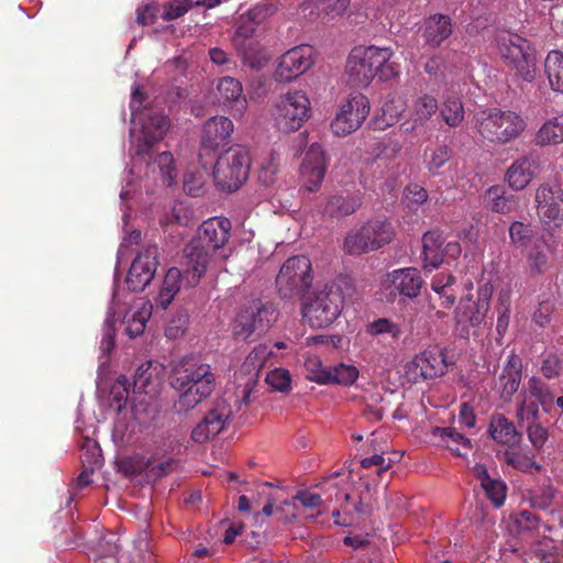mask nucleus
I'll return each mask as SVG.
<instances>
[{
	"label": "nucleus",
	"mask_w": 563,
	"mask_h": 563,
	"mask_svg": "<svg viewBox=\"0 0 563 563\" xmlns=\"http://www.w3.org/2000/svg\"><path fill=\"white\" fill-rule=\"evenodd\" d=\"M251 159L245 148L233 146L222 153L213 167L212 176L217 188L232 192L247 179Z\"/></svg>",
	"instance_id": "423d86ee"
},
{
	"label": "nucleus",
	"mask_w": 563,
	"mask_h": 563,
	"mask_svg": "<svg viewBox=\"0 0 563 563\" xmlns=\"http://www.w3.org/2000/svg\"><path fill=\"white\" fill-rule=\"evenodd\" d=\"M267 355V347L265 345H258L255 346L244 360L240 369L242 374L247 375V380L244 387V401H249L251 387L256 383L266 362Z\"/></svg>",
	"instance_id": "7c9ffc66"
},
{
	"label": "nucleus",
	"mask_w": 563,
	"mask_h": 563,
	"mask_svg": "<svg viewBox=\"0 0 563 563\" xmlns=\"http://www.w3.org/2000/svg\"><path fill=\"white\" fill-rule=\"evenodd\" d=\"M232 45L242 59L243 65L255 70H260L265 67L267 56L258 41L251 40L246 42H238Z\"/></svg>",
	"instance_id": "473e14b6"
},
{
	"label": "nucleus",
	"mask_w": 563,
	"mask_h": 563,
	"mask_svg": "<svg viewBox=\"0 0 563 563\" xmlns=\"http://www.w3.org/2000/svg\"><path fill=\"white\" fill-rule=\"evenodd\" d=\"M151 465L148 466V482H156L159 478L170 474L178 466V461L169 457L163 462L157 463L154 457H150Z\"/></svg>",
	"instance_id": "052dcab7"
},
{
	"label": "nucleus",
	"mask_w": 563,
	"mask_h": 563,
	"mask_svg": "<svg viewBox=\"0 0 563 563\" xmlns=\"http://www.w3.org/2000/svg\"><path fill=\"white\" fill-rule=\"evenodd\" d=\"M233 122L223 115L208 119L202 129L201 148L206 152H216L229 144L233 133Z\"/></svg>",
	"instance_id": "412c9836"
},
{
	"label": "nucleus",
	"mask_w": 563,
	"mask_h": 563,
	"mask_svg": "<svg viewBox=\"0 0 563 563\" xmlns=\"http://www.w3.org/2000/svg\"><path fill=\"white\" fill-rule=\"evenodd\" d=\"M529 396L533 398L545 412H550L554 402V396L548 386L540 379L532 377L528 382Z\"/></svg>",
	"instance_id": "de8ad7c7"
},
{
	"label": "nucleus",
	"mask_w": 563,
	"mask_h": 563,
	"mask_svg": "<svg viewBox=\"0 0 563 563\" xmlns=\"http://www.w3.org/2000/svg\"><path fill=\"white\" fill-rule=\"evenodd\" d=\"M312 265L305 255L289 257L276 277V288L284 299L302 296L312 285Z\"/></svg>",
	"instance_id": "6e6552de"
},
{
	"label": "nucleus",
	"mask_w": 563,
	"mask_h": 563,
	"mask_svg": "<svg viewBox=\"0 0 563 563\" xmlns=\"http://www.w3.org/2000/svg\"><path fill=\"white\" fill-rule=\"evenodd\" d=\"M361 207L357 196H331L323 209V214L331 218H340L354 213Z\"/></svg>",
	"instance_id": "e433bc0d"
},
{
	"label": "nucleus",
	"mask_w": 563,
	"mask_h": 563,
	"mask_svg": "<svg viewBox=\"0 0 563 563\" xmlns=\"http://www.w3.org/2000/svg\"><path fill=\"white\" fill-rule=\"evenodd\" d=\"M231 221L213 217L201 223L197 235L184 247L186 278L190 286H197L214 261L216 252L229 241Z\"/></svg>",
	"instance_id": "f257e3e1"
},
{
	"label": "nucleus",
	"mask_w": 563,
	"mask_h": 563,
	"mask_svg": "<svg viewBox=\"0 0 563 563\" xmlns=\"http://www.w3.org/2000/svg\"><path fill=\"white\" fill-rule=\"evenodd\" d=\"M313 63V49L310 45L296 46L280 56L275 71L276 79L289 82L309 70Z\"/></svg>",
	"instance_id": "dca6fc26"
},
{
	"label": "nucleus",
	"mask_w": 563,
	"mask_h": 563,
	"mask_svg": "<svg viewBox=\"0 0 563 563\" xmlns=\"http://www.w3.org/2000/svg\"><path fill=\"white\" fill-rule=\"evenodd\" d=\"M552 253L551 246L544 240L534 242L532 249L528 254V262L532 269L538 273H544L551 266L550 254Z\"/></svg>",
	"instance_id": "a18cd8bd"
},
{
	"label": "nucleus",
	"mask_w": 563,
	"mask_h": 563,
	"mask_svg": "<svg viewBox=\"0 0 563 563\" xmlns=\"http://www.w3.org/2000/svg\"><path fill=\"white\" fill-rule=\"evenodd\" d=\"M151 530H139L134 540L135 553L130 563H155Z\"/></svg>",
	"instance_id": "49530a36"
},
{
	"label": "nucleus",
	"mask_w": 563,
	"mask_h": 563,
	"mask_svg": "<svg viewBox=\"0 0 563 563\" xmlns=\"http://www.w3.org/2000/svg\"><path fill=\"white\" fill-rule=\"evenodd\" d=\"M487 199L494 212L508 213L512 209V201L505 196L504 189L499 186H492L487 190Z\"/></svg>",
	"instance_id": "4d7b16f0"
},
{
	"label": "nucleus",
	"mask_w": 563,
	"mask_h": 563,
	"mask_svg": "<svg viewBox=\"0 0 563 563\" xmlns=\"http://www.w3.org/2000/svg\"><path fill=\"white\" fill-rule=\"evenodd\" d=\"M163 385V368L159 364L147 362L140 365L133 377V391L155 396Z\"/></svg>",
	"instance_id": "393cba45"
},
{
	"label": "nucleus",
	"mask_w": 563,
	"mask_h": 563,
	"mask_svg": "<svg viewBox=\"0 0 563 563\" xmlns=\"http://www.w3.org/2000/svg\"><path fill=\"white\" fill-rule=\"evenodd\" d=\"M339 475L334 473L327 479L328 489H333L335 496L336 506L331 512L334 525L343 528L358 526L371 516L372 507L363 493L339 488L335 483Z\"/></svg>",
	"instance_id": "39448f33"
},
{
	"label": "nucleus",
	"mask_w": 563,
	"mask_h": 563,
	"mask_svg": "<svg viewBox=\"0 0 563 563\" xmlns=\"http://www.w3.org/2000/svg\"><path fill=\"white\" fill-rule=\"evenodd\" d=\"M522 377V360L519 355L511 352L499 375L496 387L500 391V397L509 401L518 391Z\"/></svg>",
	"instance_id": "b1692460"
},
{
	"label": "nucleus",
	"mask_w": 563,
	"mask_h": 563,
	"mask_svg": "<svg viewBox=\"0 0 563 563\" xmlns=\"http://www.w3.org/2000/svg\"><path fill=\"white\" fill-rule=\"evenodd\" d=\"M327 165L322 146L318 143L310 145L300 166V179L303 188L313 192L317 191L325 175Z\"/></svg>",
	"instance_id": "aec40b11"
},
{
	"label": "nucleus",
	"mask_w": 563,
	"mask_h": 563,
	"mask_svg": "<svg viewBox=\"0 0 563 563\" xmlns=\"http://www.w3.org/2000/svg\"><path fill=\"white\" fill-rule=\"evenodd\" d=\"M175 390L179 393L178 400L175 402V409L178 413L188 412L210 396L200 395L197 390L188 389V387Z\"/></svg>",
	"instance_id": "09e8293b"
},
{
	"label": "nucleus",
	"mask_w": 563,
	"mask_h": 563,
	"mask_svg": "<svg viewBox=\"0 0 563 563\" xmlns=\"http://www.w3.org/2000/svg\"><path fill=\"white\" fill-rule=\"evenodd\" d=\"M231 416V409L224 400L217 401L192 429L191 439L196 443H206L218 435L225 427Z\"/></svg>",
	"instance_id": "6ab92c4d"
},
{
	"label": "nucleus",
	"mask_w": 563,
	"mask_h": 563,
	"mask_svg": "<svg viewBox=\"0 0 563 563\" xmlns=\"http://www.w3.org/2000/svg\"><path fill=\"white\" fill-rule=\"evenodd\" d=\"M343 303L341 289L325 286L302 305V318L313 329L327 328L338 319Z\"/></svg>",
	"instance_id": "0eeeda50"
},
{
	"label": "nucleus",
	"mask_w": 563,
	"mask_h": 563,
	"mask_svg": "<svg viewBox=\"0 0 563 563\" xmlns=\"http://www.w3.org/2000/svg\"><path fill=\"white\" fill-rule=\"evenodd\" d=\"M205 176L201 172H187L184 176V190L192 196L199 197L203 194Z\"/></svg>",
	"instance_id": "0e129e2a"
},
{
	"label": "nucleus",
	"mask_w": 563,
	"mask_h": 563,
	"mask_svg": "<svg viewBox=\"0 0 563 563\" xmlns=\"http://www.w3.org/2000/svg\"><path fill=\"white\" fill-rule=\"evenodd\" d=\"M310 100L302 90H289L275 107V122L282 132L298 131L310 118Z\"/></svg>",
	"instance_id": "f8f14e48"
},
{
	"label": "nucleus",
	"mask_w": 563,
	"mask_h": 563,
	"mask_svg": "<svg viewBox=\"0 0 563 563\" xmlns=\"http://www.w3.org/2000/svg\"><path fill=\"white\" fill-rule=\"evenodd\" d=\"M538 170L537 162L529 156L516 159L507 169L506 180L515 190L525 189L533 179Z\"/></svg>",
	"instance_id": "cd10ccee"
},
{
	"label": "nucleus",
	"mask_w": 563,
	"mask_h": 563,
	"mask_svg": "<svg viewBox=\"0 0 563 563\" xmlns=\"http://www.w3.org/2000/svg\"><path fill=\"white\" fill-rule=\"evenodd\" d=\"M273 13L272 7L267 4H256L246 12L242 13L236 20L235 32L232 36V44L254 40L257 26L262 24Z\"/></svg>",
	"instance_id": "5701e85b"
},
{
	"label": "nucleus",
	"mask_w": 563,
	"mask_h": 563,
	"mask_svg": "<svg viewBox=\"0 0 563 563\" xmlns=\"http://www.w3.org/2000/svg\"><path fill=\"white\" fill-rule=\"evenodd\" d=\"M158 254L157 245L148 244L133 260L125 280L131 291H142L152 282L158 266Z\"/></svg>",
	"instance_id": "2eb2a0df"
},
{
	"label": "nucleus",
	"mask_w": 563,
	"mask_h": 563,
	"mask_svg": "<svg viewBox=\"0 0 563 563\" xmlns=\"http://www.w3.org/2000/svg\"><path fill=\"white\" fill-rule=\"evenodd\" d=\"M493 286L485 284L476 292V299L468 295L460 300L454 310L455 331L462 339H468L471 329L479 327L484 321L489 307Z\"/></svg>",
	"instance_id": "9d476101"
},
{
	"label": "nucleus",
	"mask_w": 563,
	"mask_h": 563,
	"mask_svg": "<svg viewBox=\"0 0 563 563\" xmlns=\"http://www.w3.org/2000/svg\"><path fill=\"white\" fill-rule=\"evenodd\" d=\"M151 465V460L144 457H135L128 459L122 461L121 467L126 476L136 477L143 473H145L146 478L148 479V466Z\"/></svg>",
	"instance_id": "338daca9"
},
{
	"label": "nucleus",
	"mask_w": 563,
	"mask_h": 563,
	"mask_svg": "<svg viewBox=\"0 0 563 563\" xmlns=\"http://www.w3.org/2000/svg\"><path fill=\"white\" fill-rule=\"evenodd\" d=\"M393 51L389 47H355L350 53L346 63V74L350 85L367 87L376 75L382 80H388L398 75V66L389 63Z\"/></svg>",
	"instance_id": "f03ea898"
},
{
	"label": "nucleus",
	"mask_w": 563,
	"mask_h": 563,
	"mask_svg": "<svg viewBox=\"0 0 563 563\" xmlns=\"http://www.w3.org/2000/svg\"><path fill=\"white\" fill-rule=\"evenodd\" d=\"M404 195L410 205L421 206L428 200V191L417 183H410L405 187Z\"/></svg>",
	"instance_id": "774afa93"
},
{
	"label": "nucleus",
	"mask_w": 563,
	"mask_h": 563,
	"mask_svg": "<svg viewBox=\"0 0 563 563\" xmlns=\"http://www.w3.org/2000/svg\"><path fill=\"white\" fill-rule=\"evenodd\" d=\"M220 101L230 107L236 113L242 114L246 108V99L243 96L242 84L232 77H223L218 84Z\"/></svg>",
	"instance_id": "c756f323"
},
{
	"label": "nucleus",
	"mask_w": 563,
	"mask_h": 563,
	"mask_svg": "<svg viewBox=\"0 0 563 563\" xmlns=\"http://www.w3.org/2000/svg\"><path fill=\"white\" fill-rule=\"evenodd\" d=\"M344 250L351 255H361L375 251V244L371 240L366 223L347 233L344 240Z\"/></svg>",
	"instance_id": "4c0bfd02"
},
{
	"label": "nucleus",
	"mask_w": 563,
	"mask_h": 563,
	"mask_svg": "<svg viewBox=\"0 0 563 563\" xmlns=\"http://www.w3.org/2000/svg\"><path fill=\"white\" fill-rule=\"evenodd\" d=\"M407 373L415 382L442 376L448 369L443 350L434 346L415 356L407 364Z\"/></svg>",
	"instance_id": "f3484780"
},
{
	"label": "nucleus",
	"mask_w": 563,
	"mask_h": 563,
	"mask_svg": "<svg viewBox=\"0 0 563 563\" xmlns=\"http://www.w3.org/2000/svg\"><path fill=\"white\" fill-rule=\"evenodd\" d=\"M369 108V101L364 95H350L331 123L333 132L345 136L356 131L367 118Z\"/></svg>",
	"instance_id": "4468645a"
},
{
	"label": "nucleus",
	"mask_w": 563,
	"mask_h": 563,
	"mask_svg": "<svg viewBox=\"0 0 563 563\" xmlns=\"http://www.w3.org/2000/svg\"><path fill=\"white\" fill-rule=\"evenodd\" d=\"M544 70L551 88L563 93V53L549 52L544 60Z\"/></svg>",
	"instance_id": "37998d69"
},
{
	"label": "nucleus",
	"mask_w": 563,
	"mask_h": 563,
	"mask_svg": "<svg viewBox=\"0 0 563 563\" xmlns=\"http://www.w3.org/2000/svg\"><path fill=\"white\" fill-rule=\"evenodd\" d=\"M291 500H294L296 505L299 503L300 506L306 510H317L316 515L310 514L306 515V517L314 518L316 516L321 515L323 500L319 494L309 490H299Z\"/></svg>",
	"instance_id": "6e6d98bb"
},
{
	"label": "nucleus",
	"mask_w": 563,
	"mask_h": 563,
	"mask_svg": "<svg viewBox=\"0 0 563 563\" xmlns=\"http://www.w3.org/2000/svg\"><path fill=\"white\" fill-rule=\"evenodd\" d=\"M151 317V307L143 305L141 308L133 307L129 310L123 318L124 332L131 338L141 335L144 330L146 322Z\"/></svg>",
	"instance_id": "a19ab883"
},
{
	"label": "nucleus",
	"mask_w": 563,
	"mask_h": 563,
	"mask_svg": "<svg viewBox=\"0 0 563 563\" xmlns=\"http://www.w3.org/2000/svg\"><path fill=\"white\" fill-rule=\"evenodd\" d=\"M473 124L482 137L498 144L519 137L527 125L519 113L498 108L477 111L473 117Z\"/></svg>",
	"instance_id": "20e7f679"
},
{
	"label": "nucleus",
	"mask_w": 563,
	"mask_h": 563,
	"mask_svg": "<svg viewBox=\"0 0 563 563\" xmlns=\"http://www.w3.org/2000/svg\"><path fill=\"white\" fill-rule=\"evenodd\" d=\"M406 110V103L401 97H393L382 108L383 115L390 125L396 122Z\"/></svg>",
	"instance_id": "680f3d73"
},
{
	"label": "nucleus",
	"mask_w": 563,
	"mask_h": 563,
	"mask_svg": "<svg viewBox=\"0 0 563 563\" xmlns=\"http://www.w3.org/2000/svg\"><path fill=\"white\" fill-rule=\"evenodd\" d=\"M537 211L545 223L560 227L563 221V189L558 185H541L536 192Z\"/></svg>",
	"instance_id": "a211bd4d"
},
{
	"label": "nucleus",
	"mask_w": 563,
	"mask_h": 563,
	"mask_svg": "<svg viewBox=\"0 0 563 563\" xmlns=\"http://www.w3.org/2000/svg\"><path fill=\"white\" fill-rule=\"evenodd\" d=\"M169 379L173 389L188 387V389L197 390L200 395H211L216 388V377L211 366L194 358L181 360L174 367Z\"/></svg>",
	"instance_id": "9b49d317"
},
{
	"label": "nucleus",
	"mask_w": 563,
	"mask_h": 563,
	"mask_svg": "<svg viewBox=\"0 0 563 563\" xmlns=\"http://www.w3.org/2000/svg\"><path fill=\"white\" fill-rule=\"evenodd\" d=\"M389 280L396 291L408 298L419 296L423 285L420 272L415 267L395 269L388 274Z\"/></svg>",
	"instance_id": "bb28decb"
},
{
	"label": "nucleus",
	"mask_w": 563,
	"mask_h": 563,
	"mask_svg": "<svg viewBox=\"0 0 563 563\" xmlns=\"http://www.w3.org/2000/svg\"><path fill=\"white\" fill-rule=\"evenodd\" d=\"M439 111L438 100L428 93L418 96L411 108V130L426 125V123Z\"/></svg>",
	"instance_id": "f704fd0d"
},
{
	"label": "nucleus",
	"mask_w": 563,
	"mask_h": 563,
	"mask_svg": "<svg viewBox=\"0 0 563 563\" xmlns=\"http://www.w3.org/2000/svg\"><path fill=\"white\" fill-rule=\"evenodd\" d=\"M330 379L329 384H339V385H351L358 377V369L353 365H345L343 363L329 367Z\"/></svg>",
	"instance_id": "3c124183"
},
{
	"label": "nucleus",
	"mask_w": 563,
	"mask_h": 563,
	"mask_svg": "<svg viewBox=\"0 0 563 563\" xmlns=\"http://www.w3.org/2000/svg\"><path fill=\"white\" fill-rule=\"evenodd\" d=\"M277 310L272 302L253 299L240 309L234 321L233 333L241 340H246L254 333L263 334L277 320Z\"/></svg>",
	"instance_id": "1a4fd4ad"
},
{
	"label": "nucleus",
	"mask_w": 563,
	"mask_h": 563,
	"mask_svg": "<svg viewBox=\"0 0 563 563\" xmlns=\"http://www.w3.org/2000/svg\"><path fill=\"white\" fill-rule=\"evenodd\" d=\"M266 383L278 391H287L290 389V375L287 369L284 368H275L267 373Z\"/></svg>",
	"instance_id": "69168bd1"
},
{
	"label": "nucleus",
	"mask_w": 563,
	"mask_h": 563,
	"mask_svg": "<svg viewBox=\"0 0 563 563\" xmlns=\"http://www.w3.org/2000/svg\"><path fill=\"white\" fill-rule=\"evenodd\" d=\"M153 169L157 167L164 184L172 185L176 177L174 167V157L169 152H163L156 156L152 164H148Z\"/></svg>",
	"instance_id": "8fccbe9b"
},
{
	"label": "nucleus",
	"mask_w": 563,
	"mask_h": 563,
	"mask_svg": "<svg viewBox=\"0 0 563 563\" xmlns=\"http://www.w3.org/2000/svg\"><path fill=\"white\" fill-rule=\"evenodd\" d=\"M540 146L556 145L563 142V118L561 114L545 121L536 135Z\"/></svg>",
	"instance_id": "ea45409f"
},
{
	"label": "nucleus",
	"mask_w": 563,
	"mask_h": 563,
	"mask_svg": "<svg viewBox=\"0 0 563 563\" xmlns=\"http://www.w3.org/2000/svg\"><path fill=\"white\" fill-rule=\"evenodd\" d=\"M453 32L452 20L449 15L435 13L424 21L423 37L426 43L439 47Z\"/></svg>",
	"instance_id": "c85d7f7f"
},
{
	"label": "nucleus",
	"mask_w": 563,
	"mask_h": 563,
	"mask_svg": "<svg viewBox=\"0 0 563 563\" xmlns=\"http://www.w3.org/2000/svg\"><path fill=\"white\" fill-rule=\"evenodd\" d=\"M376 533L375 530L366 532L364 530H349V533L343 539V543L354 550L367 548L371 545L376 547Z\"/></svg>",
	"instance_id": "5fc2aeb1"
},
{
	"label": "nucleus",
	"mask_w": 563,
	"mask_h": 563,
	"mask_svg": "<svg viewBox=\"0 0 563 563\" xmlns=\"http://www.w3.org/2000/svg\"><path fill=\"white\" fill-rule=\"evenodd\" d=\"M509 236L511 243L516 246H526L532 236V229L529 224L520 221H514L509 227Z\"/></svg>",
	"instance_id": "e2e57ef3"
},
{
	"label": "nucleus",
	"mask_w": 563,
	"mask_h": 563,
	"mask_svg": "<svg viewBox=\"0 0 563 563\" xmlns=\"http://www.w3.org/2000/svg\"><path fill=\"white\" fill-rule=\"evenodd\" d=\"M439 111L442 120L450 128L460 126L465 118L462 100L453 95L444 97Z\"/></svg>",
	"instance_id": "79ce46f5"
},
{
	"label": "nucleus",
	"mask_w": 563,
	"mask_h": 563,
	"mask_svg": "<svg viewBox=\"0 0 563 563\" xmlns=\"http://www.w3.org/2000/svg\"><path fill=\"white\" fill-rule=\"evenodd\" d=\"M488 433L496 443L506 448H518L522 441L521 432L503 413H494L490 417Z\"/></svg>",
	"instance_id": "a878e982"
},
{
	"label": "nucleus",
	"mask_w": 563,
	"mask_h": 563,
	"mask_svg": "<svg viewBox=\"0 0 563 563\" xmlns=\"http://www.w3.org/2000/svg\"><path fill=\"white\" fill-rule=\"evenodd\" d=\"M482 487L485 490L487 498L490 499L496 507L504 505L507 487L503 481L485 477L483 479Z\"/></svg>",
	"instance_id": "603ef678"
},
{
	"label": "nucleus",
	"mask_w": 563,
	"mask_h": 563,
	"mask_svg": "<svg viewBox=\"0 0 563 563\" xmlns=\"http://www.w3.org/2000/svg\"><path fill=\"white\" fill-rule=\"evenodd\" d=\"M277 501V497L272 493V484L264 482L256 486L255 494L251 497L241 495L236 508L256 526L266 525L271 517L280 525L291 523L298 516V506L291 499L278 504Z\"/></svg>",
	"instance_id": "7ed1b4c3"
},
{
	"label": "nucleus",
	"mask_w": 563,
	"mask_h": 563,
	"mask_svg": "<svg viewBox=\"0 0 563 563\" xmlns=\"http://www.w3.org/2000/svg\"><path fill=\"white\" fill-rule=\"evenodd\" d=\"M445 240L442 233L429 231L422 236L423 267L438 268L444 260L443 244Z\"/></svg>",
	"instance_id": "2f4dec72"
},
{
	"label": "nucleus",
	"mask_w": 563,
	"mask_h": 563,
	"mask_svg": "<svg viewBox=\"0 0 563 563\" xmlns=\"http://www.w3.org/2000/svg\"><path fill=\"white\" fill-rule=\"evenodd\" d=\"M452 150L448 145L435 147L427 163V169L433 176L440 175V169L450 161Z\"/></svg>",
	"instance_id": "13d9d810"
},
{
	"label": "nucleus",
	"mask_w": 563,
	"mask_h": 563,
	"mask_svg": "<svg viewBox=\"0 0 563 563\" xmlns=\"http://www.w3.org/2000/svg\"><path fill=\"white\" fill-rule=\"evenodd\" d=\"M142 137L137 140L136 155L145 158L150 155L154 144L166 135L169 129V120L161 113L142 115Z\"/></svg>",
	"instance_id": "4be33fe9"
},
{
	"label": "nucleus",
	"mask_w": 563,
	"mask_h": 563,
	"mask_svg": "<svg viewBox=\"0 0 563 563\" xmlns=\"http://www.w3.org/2000/svg\"><path fill=\"white\" fill-rule=\"evenodd\" d=\"M367 333L371 335L388 334L396 340L401 335L402 331L399 324L387 318H379L368 324Z\"/></svg>",
	"instance_id": "bf43d9fd"
},
{
	"label": "nucleus",
	"mask_w": 563,
	"mask_h": 563,
	"mask_svg": "<svg viewBox=\"0 0 563 563\" xmlns=\"http://www.w3.org/2000/svg\"><path fill=\"white\" fill-rule=\"evenodd\" d=\"M84 470L77 477L79 487H86L91 483L95 467L102 465L101 450L96 442L87 441L85 452L80 456Z\"/></svg>",
	"instance_id": "c9c22d12"
},
{
	"label": "nucleus",
	"mask_w": 563,
	"mask_h": 563,
	"mask_svg": "<svg viewBox=\"0 0 563 563\" xmlns=\"http://www.w3.org/2000/svg\"><path fill=\"white\" fill-rule=\"evenodd\" d=\"M307 378L318 384H329V367H324L318 356H310L305 362Z\"/></svg>",
	"instance_id": "864d4df0"
},
{
	"label": "nucleus",
	"mask_w": 563,
	"mask_h": 563,
	"mask_svg": "<svg viewBox=\"0 0 563 563\" xmlns=\"http://www.w3.org/2000/svg\"><path fill=\"white\" fill-rule=\"evenodd\" d=\"M498 45L507 65L516 69L525 81L531 82L536 76V57L530 42L517 34H508L499 40Z\"/></svg>",
	"instance_id": "ddd939ff"
},
{
	"label": "nucleus",
	"mask_w": 563,
	"mask_h": 563,
	"mask_svg": "<svg viewBox=\"0 0 563 563\" xmlns=\"http://www.w3.org/2000/svg\"><path fill=\"white\" fill-rule=\"evenodd\" d=\"M181 271L177 267L169 268L164 277L163 285L159 291V302L163 308H167L172 303L175 295L179 291L180 284L183 282L186 283L188 287H190L185 276L186 272L184 260L181 261ZM192 287L194 286H191V288Z\"/></svg>",
	"instance_id": "72a5a7b5"
},
{
	"label": "nucleus",
	"mask_w": 563,
	"mask_h": 563,
	"mask_svg": "<svg viewBox=\"0 0 563 563\" xmlns=\"http://www.w3.org/2000/svg\"><path fill=\"white\" fill-rule=\"evenodd\" d=\"M375 251L389 244L395 238L393 224L386 219H372L366 222Z\"/></svg>",
	"instance_id": "c03bdc74"
},
{
	"label": "nucleus",
	"mask_w": 563,
	"mask_h": 563,
	"mask_svg": "<svg viewBox=\"0 0 563 563\" xmlns=\"http://www.w3.org/2000/svg\"><path fill=\"white\" fill-rule=\"evenodd\" d=\"M432 434L434 437H439L446 448L456 456H463L466 454L465 452H462L461 449L470 450L472 446L471 440L452 427H435Z\"/></svg>",
	"instance_id": "58836bf2"
}]
</instances>
